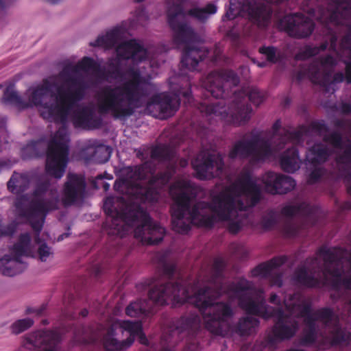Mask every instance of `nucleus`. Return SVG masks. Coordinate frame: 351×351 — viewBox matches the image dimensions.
Here are the masks:
<instances>
[{
  "label": "nucleus",
  "instance_id": "1",
  "mask_svg": "<svg viewBox=\"0 0 351 351\" xmlns=\"http://www.w3.org/2000/svg\"><path fill=\"white\" fill-rule=\"evenodd\" d=\"M81 70L91 71L100 78L103 75L90 58L84 57L76 64L66 62L58 74L29 88L25 98H22L12 86L5 90L2 98L4 102L20 108L36 106L45 119L62 124L49 143L46 160L47 173L57 179L63 176L68 162L67 120L71 119L76 127L88 130L98 128L101 124V119L92 104H78L84 98L88 87L80 73Z\"/></svg>",
  "mask_w": 351,
  "mask_h": 351
},
{
  "label": "nucleus",
  "instance_id": "56",
  "mask_svg": "<svg viewBox=\"0 0 351 351\" xmlns=\"http://www.w3.org/2000/svg\"><path fill=\"white\" fill-rule=\"evenodd\" d=\"M162 351H171V350H167V349H164V350H162Z\"/></svg>",
  "mask_w": 351,
  "mask_h": 351
},
{
  "label": "nucleus",
  "instance_id": "21",
  "mask_svg": "<svg viewBox=\"0 0 351 351\" xmlns=\"http://www.w3.org/2000/svg\"><path fill=\"white\" fill-rule=\"evenodd\" d=\"M60 341L61 336L56 331L38 330L26 338L25 346L27 348L32 346L42 349L43 351H59Z\"/></svg>",
  "mask_w": 351,
  "mask_h": 351
},
{
  "label": "nucleus",
  "instance_id": "40",
  "mask_svg": "<svg viewBox=\"0 0 351 351\" xmlns=\"http://www.w3.org/2000/svg\"><path fill=\"white\" fill-rule=\"evenodd\" d=\"M8 133L5 127V123L3 120H0V141H7Z\"/></svg>",
  "mask_w": 351,
  "mask_h": 351
},
{
  "label": "nucleus",
  "instance_id": "36",
  "mask_svg": "<svg viewBox=\"0 0 351 351\" xmlns=\"http://www.w3.org/2000/svg\"><path fill=\"white\" fill-rule=\"evenodd\" d=\"M104 175H98L93 181V186L95 189L103 188L105 191H107L110 188V184L104 180Z\"/></svg>",
  "mask_w": 351,
  "mask_h": 351
},
{
  "label": "nucleus",
  "instance_id": "54",
  "mask_svg": "<svg viewBox=\"0 0 351 351\" xmlns=\"http://www.w3.org/2000/svg\"><path fill=\"white\" fill-rule=\"evenodd\" d=\"M63 239V235L60 236L58 240Z\"/></svg>",
  "mask_w": 351,
  "mask_h": 351
},
{
  "label": "nucleus",
  "instance_id": "42",
  "mask_svg": "<svg viewBox=\"0 0 351 351\" xmlns=\"http://www.w3.org/2000/svg\"><path fill=\"white\" fill-rule=\"evenodd\" d=\"M12 234V230L10 228H5L0 225V237L10 235Z\"/></svg>",
  "mask_w": 351,
  "mask_h": 351
},
{
  "label": "nucleus",
  "instance_id": "48",
  "mask_svg": "<svg viewBox=\"0 0 351 351\" xmlns=\"http://www.w3.org/2000/svg\"><path fill=\"white\" fill-rule=\"evenodd\" d=\"M105 176H106L105 178H107V179H112V176L111 175L106 174Z\"/></svg>",
  "mask_w": 351,
  "mask_h": 351
},
{
  "label": "nucleus",
  "instance_id": "4",
  "mask_svg": "<svg viewBox=\"0 0 351 351\" xmlns=\"http://www.w3.org/2000/svg\"><path fill=\"white\" fill-rule=\"evenodd\" d=\"M95 64L103 73L102 77H99L91 71L81 70L80 73L84 77L90 86L103 80L119 79L116 84L106 85L100 88L95 95V99L98 111L101 114L110 113L115 118H124L131 116L136 108L146 104V112L154 117L165 119L173 114L180 106V95L189 98L191 90H184L190 86L189 77H184V82L179 88L174 87L176 78L171 79V88L173 93H160L154 95L147 101L149 95L153 92V84L150 82L151 76L142 68L131 67L125 71L115 69L110 75H107L93 58ZM145 69V66H143Z\"/></svg>",
  "mask_w": 351,
  "mask_h": 351
},
{
  "label": "nucleus",
  "instance_id": "44",
  "mask_svg": "<svg viewBox=\"0 0 351 351\" xmlns=\"http://www.w3.org/2000/svg\"><path fill=\"white\" fill-rule=\"evenodd\" d=\"M47 3L50 4H57L61 2L62 0H45Z\"/></svg>",
  "mask_w": 351,
  "mask_h": 351
},
{
  "label": "nucleus",
  "instance_id": "5",
  "mask_svg": "<svg viewBox=\"0 0 351 351\" xmlns=\"http://www.w3.org/2000/svg\"><path fill=\"white\" fill-rule=\"evenodd\" d=\"M326 125L321 122H313L309 127L302 126L298 130L289 131L281 129V123L276 121L272 127L271 133L252 131L245 134L241 139L236 141L229 152L231 159L248 158L256 164L275 156L289 144L299 145L310 133L324 135L328 145L317 143L306 153V160L313 165L324 162L332 149L335 154L336 169L339 177L350 180L351 175V141L341 134L335 132L324 134Z\"/></svg>",
  "mask_w": 351,
  "mask_h": 351
},
{
  "label": "nucleus",
  "instance_id": "43",
  "mask_svg": "<svg viewBox=\"0 0 351 351\" xmlns=\"http://www.w3.org/2000/svg\"><path fill=\"white\" fill-rule=\"evenodd\" d=\"M179 165L181 167H185L188 165V160L184 158L179 160Z\"/></svg>",
  "mask_w": 351,
  "mask_h": 351
},
{
  "label": "nucleus",
  "instance_id": "28",
  "mask_svg": "<svg viewBox=\"0 0 351 351\" xmlns=\"http://www.w3.org/2000/svg\"><path fill=\"white\" fill-rule=\"evenodd\" d=\"M149 19L147 11L143 8H138L134 11V16L130 20V26L132 28L145 27L148 23Z\"/></svg>",
  "mask_w": 351,
  "mask_h": 351
},
{
  "label": "nucleus",
  "instance_id": "22",
  "mask_svg": "<svg viewBox=\"0 0 351 351\" xmlns=\"http://www.w3.org/2000/svg\"><path fill=\"white\" fill-rule=\"evenodd\" d=\"M201 328V319L196 313L186 314L177 322L174 329H169L167 332L169 339L176 335L187 336L196 333Z\"/></svg>",
  "mask_w": 351,
  "mask_h": 351
},
{
  "label": "nucleus",
  "instance_id": "52",
  "mask_svg": "<svg viewBox=\"0 0 351 351\" xmlns=\"http://www.w3.org/2000/svg\"><path fill=\"white\" fill-rule=\"evenodd\" d=\"M347 266H348V267H350V261H347Z\"/></svg>",
  "mask_w": 351,
  "mask_h": 351
},
{
  "label": "nucleus",
  "instance_id": "13",
  "mask_svg": "<svg viewBox=\"0 0 351 351\" xmlns=\"http://www.w3.org/2000/svg\"><path fill=\"white\" fill-rule=\"evenodd\" d=\"M196 176L200 180H209L223 174L224 163L222 156L214 152L202 150L191 162Z\"/></svg>",
  "mask_w": 351,
  "mask_h": 351
},
{
  "label": "nucleus",
  "instance_id": "9",
  "mask_svg": "<svg viewBox=\"0 0 351 351\" xmlns=\"http://www.w3.org/2000/svg\"><path fill=\"white\" fill-rule=\"evenodd\" d=\"M58 204L57 190L49 189V183L45 182L38 184L29 197L21 196L17 198L15 207L17 213L25 217L32 228L38 233L43 228L47 213L57 209Z\"/></svg>",
  "mask_w": 351,
  "mask_h": 351
},
{
  "label": "nucleus",
  "instance_id": "37",
  "mask_svg": "<svg viewBox=\"0 0 351 351\" xmlns=\"http://www.w3.org/2000/svg\"><path fill=\"white\" fill-rule=\"evenodd\" d=\"M38 253L41 261H46L52 254L50 247L44 243L38 247Z\"/></svg>",
  "mask_w": 351,
  "mask_h": 351
},
{
  "label": "nucleus",
  "instance_id": "23",
  "mask_svg": "<svg viewBox=\"0 0 351 351\" xmlns=\"http://www.w3.org/2000/svg\"><path fill=\"white\" fill-rule=\"evenodd\" d=\"M125 29L123 27H115L104 34H101L93 42L90 43L92 47L110 49L121 41L125 36Z\"/></svg>",
  "mask_w": 351,
  "mask_h": 351
},
{
  "label": "nucleus",
  "instance_id": "15",
  "mask_svg": "<svg viewBox=\"0 0 351 351\" xmlns=\"http://www.w3.org/2000/svg\"><path fill=\"white\" fill-rule=\"evenodd\" d=\"M239 83L232 71H215L209 73L202 82L204 88L215 98H225L228 90Z\"/></svg>",
  "mask_w": 351,
  "mask_h": 351
},
{
  "label": "nucleus",
  "instance_id": "12",
  "mask_svg": "<svg viewBox=\"0 0 351 351\" xmlns=\"http://www.w3.org/2000/svg\"><path fill=\"white\" fill-rule=\"evenodd\" d=\"M30 235L25 233L21 235L19 241L10 250L9 254L0 258V274L14 276L23 272L27 267L23 258L29 249Z\"/></svg>",
  "mask_w": 351,
  "mask_h": 351
},
{
  "label": "nucleus",
  "instance_id": "8",
  "mask_svg": "<svg viewBox=\"0 0 351 351\" xmlns=\"http://www.w3.org/2000/svg\"><path fill=\"white\" fill-rule=\"evenodd\" d=\"M341 48V58L346 56V59L343 60L346 70V77L341 72L332 75L337 60L333 56L327 55L314 60L308 67H302L296 74L297 80H302L307 77L313 83L319 84L330 93L335 92V84L341 82L345 78L348 84L351 83V43L349 35L343 38Z\"/></svg>",
  "mask_w": 351,
  "mask_h": 351
},
{
  "label": "nucleus",
  "instance_id": "18",
  "mask_svg": "<svg viewBox=\"0 0 351 351\" xmlns=\"http://www.w3.org/2000/svg\"><path fill=\"white\" fill-rule=\"evenodd\" d=\"M86 182L82 175L69 173L62 190V201L65 206L81 202L86 193Z\"/></svg>",
  "mask_w": 351,
  "mask_h": 351
},
{
  "label": "nucleus",
  "instance_id": "32",
  "mask_svg": "<svg viewBox=\"0 0 351 351\" xmlns=\"http://www.w3.org/2000/svg\"><path fill=\"white\" fill-rule=\"evenodd\" d=\"M93 157L95 160L98 162H104L107 161L110 157L108 149L105 147H98L93 148Z\"/></svg>",
  "mask_w": 351,
  "mask_h": 351
},
{
  "label": "nucleus",
  "instance_id": "6",
  "mask_svg": "<svg viewBox=\"0 0 351 351\" xmlns=\"http://www.w3.org/2000/svg\"><path fill=\"white\" fill-rule=\"evenodd\" d=\"M346 253L341 248L322 247L316 257L306 259L293 276V280L298 285L306 287L330 286L335 291L332 296L343 297V291L351 287L350 275L344 269Z\"/></svg>",
  "mask_w": 351,
  "mask_h": 351
},
{
  "label": "nucleus",
  "instance_id": "53",
  "mask_svg": "<svg viewBox=\"0 0 351 351\" xmlns=\"http://www.w3.org/2000/svg\"><path fill=\"white\" fill-rule=\"evenodd\" d=\"M163 338L165 339V340L166 341H168V338H167V337H166V336H165V335L163 337Z\"/></svg>",
  "mask_w": 351,
  "mask_h": 351
},
{
  "label": "nucleus",
  "instance_id": "25",
  "mask_svg": "<svg viewBox=\"0 0 351 351\" xmlns=\"http://www.w3.org/2000/svg\"><path fill=\"white\" fill-rule=\"evenodd\" d=\"M29 184L27 176L18 173H14L7 184L8 190L14 194L23 193L28 188Z\"/></svg>",
  "mask_w": 351,
  "mask_h": 351
},
{
  "label": "nucleus",
  "instance_id": "39",
  "mask_svg": "<svg viewBox=\"0 0 351 351\" xmlns=\"http://www.w3.org/2000/svg\"><path fill=\"white\" fill-rule=\"evenodd\" d=\"M17 0H0V21L4 16L3 11L12 6Z\"/></svg>",
  "mask_w": 351,
  "mask_h": 351
},
{
  "label": "nucleus",
  "instance_id": "58",
  "mask_svg": "<svg viewBox=\"0 0 351 351\" xmlns=\"http://www.w3.org/2000/svg\"><path fill=\"white\" fill-rule=\"evenodd\" d=\"M36 240L38 243L39 242L38 238H36Z\"/></svg>",
  "mask_w": 351,
  "mask_h": 351
},
{
  "label": "nucleus",
  "instance_id": "45",
  "mask_svg": "<svg viewBox=\"0 0 351 351\" xmlns=\"http://www.w3.org/2000/svg\"><path fill=\"white\" fill-rule=\"evenodd\" d=\"M27 312L28 313H36L38 315L40 314L41 313V311L40 310H33L32 308H28L27 310Z\"/></svg>",
  "mask_w": 351,
  "mask_h": 351
},
{
  "label": "nucleus",
  "instance_id": "34",
  "mask_svg": "<svg viewBox=\"0 0 351 351\" xmlns=\"http://www.w3.org/2000/svg\"><path fill=\"white\" fill-rule=\"evenodd\" d=\"M230 250L232 254L240 258H245L248 253L247 249L239 243H233L230 247Z\"/></svg>",
  "mask_w": 351,
  "mask_h": 351
},
{
  "label": "nucleus",
  "instance_id": "49",
  "mask_svg": "<svg viewBox=\"0 0 351 351\" xmlns=\"http://www.w3.org/2000/svg\"><path fill=\"white\" fill-rule=\"evenodd\" d=\"M287 351H304V350H299V349H290V350H288Z\"/></svg>",
  "mask_w": 351,
  "mask_h": 351
},
{
  "label": "nucleus",
  "instance_id": "35",
  "mask_svg": "<svg viewBox=\"0 0 351 351\" xmlns=\"http://www.w3.org/2000/svg\"><path fill=\"white\" fill-rule=\"evenodd\" d=\"M38 143L36 142H32L29 144H28L23 149V156L27 158L36 156L38 153L35 150V148L38 145Z\"/></svg>",
  "mask_w": 351,
  "mask_h": 351
},
{
  "label": "nucleus",
  "instance_id": "30",
  "mask_svg": "<svg viewBox=\"0 0 351 351\" xmlns=\"http://www.w3.org/2000/svg\"><path fill=\"white\" fill-rule=\"evenodd\" d=\"M259 52L263 54L267 60L271 63L277 62L281 58L280 51L274 47L268 46L260 47Z\"/></svg>",
  "mask_w": 351,
  "mask_h": 351
},
{
  "label": "nucleus",
  "instance_id": "16",
  "mask_svg": "<svg viewBox=\"0 0 351 351\" xmlns=\"http://www.w3.org/2000/svg\"><path fill=\"white\" fill-rule=\"evenodd\" d=\"M280 25L289 36L298 38L309 36L315 27L311 19L298 13L284 16L280 20Z\"/></svg>",
  "mask_w": 351,
  "mask_h": 351
},
{
  "label": "nucleus",
  "instance_id": "41",
  "mask_svg": "<svg viewBox=\"0 0 351 351\" xmlns=\"http://www.w3.org/2000/svg\"><path fill=\"white\" fill-rule=\"evenodd\" d=\"M265 346L269 347L272 349V330L267 335V338L265 341Z\"/></svg>",
  "mask_w": 351,
  "mask_h": 351
},
{
  "label": "nucleus",
  "instance_id": "17",
  "mask_svg": "<svg viewBox=\"0 0 351 351\" xmlns=\"http://www.w3.org/2000/svg\"><path fill=\"white\" fill-rule=\"evenodd\" d=\"M117 56L123 59L131 60L134 64L149 60V64L153 66L155 64V56L152 49L147 50L135 40L122 42L116 48Z\"/></svg>",
  "mask_w": 351,
  "mask_h": 351
},
{
  "label": "nucleus",
  "instance_id": "31",
  "mask_svg": "<svg viewBox=\"0 0 351 351\" xmlns=\"http://www.w3.org/2000/svg\"><path fill=\"white\" fill-rule=\"evenodd\" d=\"M328 46V43H323L319 47H304L299 53L297 54V59H306L308 58L311 56H315L319 53L321 51H324Z\"/></svg>",
  "mask_w": 351,
  "mask_h": 351
},
{
  "label": "nucleus",
  "instance_id": "57",
  "mask_svg": "<svg viewBox=\"0 0 351 351\" xmlns=\"http://www.w3.org/2000/svg\"><path fill=\"white\" fill-rule=\"evenodd\" d=\"M350 187L349 186H348V191H350Z\"/></svg>",
  "mask_w": 351,
  "mask_h": 351
},
{
  "label": "nucleus",
  "instance_id": "33",
  "mask_svg": "<svg viewBox=\"0 0 351 351\" xmlns=\"http://www.w3.org/2000/svg\"><path fill=\"white\" fill-rule=\"evenodd\" d=\"M300 226L293 221L287 222L284 226L285 234L289 237L295 236L299 232Z\"/></svg>",
  "mask_w": 351,
  "mask_h": 351
},
{
  "label": "nucleus",
  "instance_id": "14",
  "mask_svg": "<svg viewBox=\"0 0 351 351\" xmlns=\"http://www.w3.org/2000/svg\"><path fill=\"white\" fill-rule=\"evenodd\" d=\"M317 208L304 202H293L282 208L281 215L274 210H270L265 214L262 219V226L265 230L274 228L282 216L291 217L296 215H302L313 218L317 216Z\"/></svg>",
  "mask_w": 351,
  "mask_h": 351
},
{
  "label": "nucleus",
  "instance_id": "3",
  "mask_svg": "<svg viewBox=\"0 0 351 351\" xmlns=\"http://www.w3.org/2000/svg\"><path fill=\"white\" fill-rule=\"evenodd\" d=\"M177 162L173 148L159 145L152 149L149 160L128 169L123 182L128 197H109L104 201L108 234L123 237L134 228V237L143 243L162 241L165 229L149 217L143 204L158 200L159 190L174 173Z\"/></svg>",
  "mask_w": 351,
  "mask_h": 351
},
{
  "label": "nucleus",
  "instance_id": "51",
  "mask_svg": "<svg viewBox=\"0 0 351 351\" xmlns=\"http://www.w3.org/2000/svg\"><path fill=\"white\" fill-rule=\"evenodd\" d=\"M134 1L136 2L140 3V2L145 1V0H134Z\"/></svg>",
  "mask_w": 351,
  "mask_h": 351
},
{
  "label": "nucleus",
  "instance_id": "55",
  "mask_svg": "<svg viewBox=\"0 0 351 351\" xmlns=\"http://www.w3.org/2000/svg\"><path fill=\"white\" fill-rule=\"evenodd\" d=\"M347 108H348L347 111H350V106H348Z\"/></svg>",
  "mask_w": 351,
  "mask_h": 351
},
{
  "label": "nucleus",
  "instance_id": "10",
  "mask_svg": "<svg viewBox=\"0 0 351 351\" xmlns=\"http://www.w3.org/2000/svg\"><path fill=\"white\" fill-rule=\"evenodd\" d=\"M135 337L141 343L149 344L140 322L117 320L112 323L104 337L103 345L108 351L125 350L132 344Z\"/></svg>",
  "mask_w": 351,
  "mask_h": 351
},
{
  "label": "nucleus",
  "instance_id": "46",
  "mask_svg": "<svg viewBox=\"0 0 351 351\" xmlns=\"http://www.w3.org/2000/svg\"><path fill=\"white\" fill-rule=\"evenodd\" d=\"M80 314L82 317H86L88 315V311L86 309H83L82 310Z\"/></svg>",
  "mask_w": 351,
  "mask_h": 351
},
{
  "label": "nucleus",
  "instance_id": "50",
  "mask_svg": "<svg viewBox=\"0 0 351 351\" xmlns=\"http://www.w3.org/2000/svg\"><path fill=\"white\" fill-rule=\"evenodd\" d=\"M265 65V62H262V63H259V64H258V66H259L260 67H263Z\"/></svg>",
  "mask_w": 351,
  "mask_h": 351
},
{
  "label": "nucleus",
  "instance_id": "29",
  "mask_svg": "<svg viewBox=\"0 0 351 351\" xmlns=\"http://www.w3.org/2000/svg\"><path fill=\"white\" fill-rule=\"evenodd\" d=\"M34 321L31 318H24L15 321L10 326V331L14 335H19L31 328Z\"/></svg>",
  "mask_w": 351,
  "mask_h": 351
},
{
  "label": "nucleus",
  "instance_id": "2",
  "mask_svg": "<svg viewBox=\"0 0 351 351\" xmlns=\"http://www.w3.org/2000/svg\"><path fill=\"white\" fill-rule=\"evenodd\" d=\"M295 186V180L289 176L269 171L258 179L245 169L234 182L228 184L227 180L226 184H217L210 191V204H194L193 199L202 198L205 192L191 181L179 180L169 189L175 202L171 208L173 229L184 234L192 224L210 227L219 220L235 234L245 223L246 210L258 202L262 189L272 194L286 193Z\"/></svg>",
  "mask_w": 351,
  "mask_h": 351
},
{
  "label": "nucleus",
  "instance_id": "19",
  "mask_svg": "<svg viewBox=\"0 0 351 351\" xmlns=\"http://www.w3.org/2000/svg\"><path fill=\"white\" fill-rule=\"evenodd\" d=\"M351 18L350 0H330V5L326 13L318 19L324 23H332L347 26L350 29Z\"/></svg>",
  "mask_w": 351,
  "mask_h": 351
},
{
  "label": "nucleus",
  "instance_id": "11",
  "mask_svg": "<svg viewBox=\"0 0 351 351\" xmlns=\"http://www.w3.org/2000/svg\"><path fill=\"white\" fill-rule=\"evenodd\" d=\"M273 10L256 0H230V7L226 16L234 19L237 16H247L261 27L267 25Z\"/></svg>",
  "mask_w": 351,
  "mask_h": 351
},
{
  "label": "nucleus",
  "instance_id": "20",
  "mask_svg": "<svg viewBox=\"0 0 351 351\" xmlns=\"http://www.w3.org/2000/svg\"><path fill=\"white\" fill-rule=\"evenodd\" d=\"M285 256L276 257L268 262L258 265L252 271L254 277L268 278L272 286L281 287L282 285V272L280 267L285 263Z\"/></svg>",
  "mask_w": 351,
  "mask_h": 351
},
{
  "label": "nucleus",
  "instance_id": "24",
  "mask_svg": "<svg viewBox=\"0 0 351 351\" xmlns=\"http://www.w3.org/2000/svg\"><path fill=\"white\" fill-rule=\"evenodd\" d=\"M300 164L301 159L297 149L293 147L288 148L281 156L280 165L282 169L287 172H295L300 168Z\"/></svg>",
  "mask_w": 351,
  "mask_h": 351
},
{
  "label": "nucleus",
  "instance_id": "38",
  "mask_svg": "<svg viewBox=\"0 0 351 351\" xmlns=\"http://www.w3.org/2000/svg\"><path fill=\"white\" fill-rule=\"evenodd\" d=\"M324 173L323 169L320 167L315 168L310 174L308 182L311 184L316 182L323 176Z\"/></svg>",
  "mask_w": 351,
  "mask_h": 351
},
{
  "label": "nucleus",
  "instance_id": "26",
  "mask_svg": "<svg viewBox=\"0 0 351 351\" xmlns=\"http://www.w3.org/2000/svg\"><path fill=\"white\" fill-rule=\"evenodd\" d=\"M258 324V319L246 316L239 319L235 327V331L241 336L250 335L255 332Z\"/></svg>",
  "mask_w": 351,
  "mask_h": 351
},
{
  "label": "nucleus",
  "instance_id": "27",
  "mask_svg": "<svg viewBox=\"0 0 351 351\" xmlns=\"http://www.w3.org/2000/svg\"><path fill=\"white\" fill-rule=\"evenodd\" d=\"M217 12V6L209 3L206 7L194 8L189 10V14L200 22L206 21L212 14Z\"/></svg>",
  "mask_w": 351,
  "mask_h": 351
},
{
  "label": "nucleus",
  "instance_id": "47",
  "mask_svg": "<svg viewBox=\"0 0 351 351\" xmlns=\"http://www.w3.org/2000/svg\"><path fill=\"white\" fill-rule=\"evenodd\" d=\"M337 125L339 129H342L343 128V123L341 121H339Z\"/></svg>",
  "mask_w": 351,
  "mask_h": 351
},
{
  "label": "nucleus",
  "instance_id": "7",
  "mask_svg": "<svg viewBox=\"0 0 351 351\" xmlns=\"http://www.w3.org/2000/svg\"><path fill=\"white\" fill-rule=\"evenodd\" d=\"M250 100L258 106L265 99V93L256 87H247L239 92H234L227 106L224 100L210 104H201L199 111L208 119H217L228 123L240 125L245 123L250 118L252 108L247 101Z\"/></svg>",
  "mask_w": 351,
  "mask_h": 351
}]
</instances>
